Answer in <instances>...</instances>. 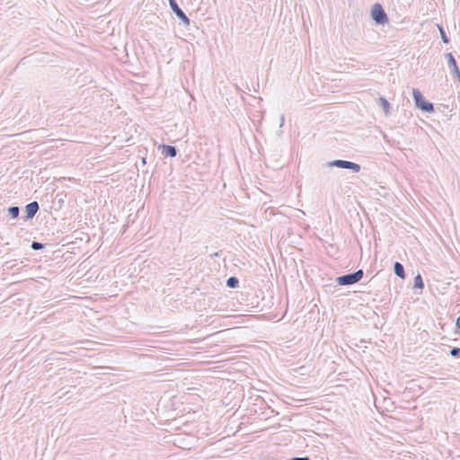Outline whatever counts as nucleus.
<instances>
[{
  "instance_id": "nucleus-9",
  "label": "nucleus",
  "mask_w": 460,
  "mask_h": 460,
  "mask_svg": "<svg viewBox=\"0 0 460 460\" xmlns=\"http://www.w3.org/2000/svg\"><path fill=\"white\" fill-rule=\"evenodd\" d=\"M394 271L397 277L402 279L405 278L404 268L402 263L396 261L394 265Z\"/></svg>"
},
{
  "instance_id": "nucleus-8",
  "label": "nucleus",
  "mask_w": 460,
  "mask_h": 460,
  "mask_svg": "<svg viewBox=\"0 0 460 460\" xmlns=\"http://www.w3.org/2000/svg\"><path fill=\"white\" fill-rule=\"evenodd\" d=\"M162 154L164 156L175 157L177 155V149L173 146L163 145L162 146Z\"/></svg>"
},
{
  "instance_id": "nucleus-11",
  "label": "nucleus",
  "mask_w": 460,
  "mask_h": 460,
  "mask_svg": "<svg viewBox=\"0 0 460 460\" xmlns=\"http://www.w3.org/2000/svg\"><path fill=\"white\" fill-rule=\"evenodd\" d=\"M19 213H20V208L18 207H16V206L10 207L9 209H8V215L12 218L18 217Z\"/></svg>"
},
{
  "instance_id": "nucleus-18",
  "label": "nucleus",
  "mask_w": 460,
  "mask_h": 460,
  "mask_svg": "<svg viewBox=\"0 0 460 460\" xmlns=\"http://www.w3.org/2000/svg\"><path fill=\"white\" fill-rule=\"evenodd\" d=\"M279 122H280V125H279V126H280V127H282V126L284 125V122H285V117H284V115H281L280 119H279Z\"/></svg>"
},
{
  "instance_id": "nucleus-6",
  "label": "nucleus",
  "mask_w": 460,
  "mask_h": 460,
  "mask_svg": "<svg viewBox=\"0 0 460 460\" xmlns=\"http://www.w3.org/2000/svg\"><path fill=\"white\" fill-rule=\"evenodd\" d=\"M446 58H447L448 67L450 68L452 75H454L455 78L457 79V81H460V71H459L456 61L454 56L452 55V53H450V52L447 53Z\"/></svg>"
},
{
  "instance_id": "nucleus-16",
  "label": "nucleus",
  "mask_w": 460,
  "mask_h": 460,
  "mask_svg": "<svg viewBox=\"0 0 460 460\" xmlns=\"http://www.w3.org/2000/svg\"><path fill=\"white\" fill-rule=\"evenodd\" d=\"M31 247L33 250L38 251V250H41V249H43L44 245H43V243H39V242H35V241H34V242H32V243H31Z\"/></svg>"
},
{
  "instance_id": "nucleus-4",
  "label": "nucleus",
  "mask_w": 460,
  "mask_h": 460,
  "mask_svg": "<svg viewBox=\"0 0 460 460\" xmlns=\"http://www.w3.org/2000/svg\"><path fill=\"white\" fill-rule=\"evenodd\" d=\"M371 16L377 24H385L388 21L387 15L380 4L373 5Z\"/></svg>"
},
{
  "instance_id": "nucleus-19",
  "label": "nucleus",
  "mask_w": 460,
  "mask_h": 460,
  "mask_svg": "<svg viewBox=\"0 0 460 460\" xmlns=\"http://www.w3.org/2000/svg\"><path fill=\"white\" fill-rule=\"evenodd\" d=\"M456 326L460 329V315L456 319Z\"/></svg>"
},
{
  "instance_id": "nucleus-7",
  "label": "nucleus",
  "mask_w": 460,
  "mask_h": 460,
  "mask_svg": "<svg viewBox=\"0 0 460 460\" xmlns=\"http://www.w3.org/2000/svg\"><path fill=\"white\" fill-rule=\"evenodd\" d=\"M40 207L37 201H32L26 205L25 207V212H26V218L31 219L32 218L36 213L38 212Z\"/></svg>"
},
{
  "instance_id": "nucleus-1",
  "label": "nucleus",
  "mask_w": 460,
  "mask_h": 460,
  "mask_svg": "<svg viewBox=\"0 0 460 460\" xmlns=\"http://www.w3.org/2000/svg\"><path fill=\"white\" fill-rule=\"evenodd\" d=\"M363 270H358L355 272L338 277L336 282L341 286H349L358 282L363 278Z\"/></svg>"
},
{
  "instance_id": "nucleus-12",
  "label": "nucleus",
  "mask_w": 460,
  "mask_h": 460,
  "mask_svg": "<svg viewBox=\"0 0 460 460\" xmlns=\"http://www.w3.org/2000/svg\"><path fill=\"white\" fill-rule=\"evenodd\" d=\"M239 280L235 277H230L226 280V286L234 288L238 286Z\"/></svg>"
},
{
  "instance_id": "nucleus-17",
  "label": "nucleus",
  "mask_w": 460,
  "mask_h": 460,
  "mask_svg": "<svg viewBox=\"0 0 460 460\" xmlns=\"http://www.w3.org/2000/svg\"><path fill=\"white\" fill-rule=\"evenodd\" d=\"M291 460H311L308 456L305 457H293Z\"/></svg>"
},
{
  "instance_id": "nucleus-14",
  "label": "nucleus",
  "mask_w": 460,
  "mask_h": 460,
  "mask_svg": "<svg viewBox=\"0 0 460 460\" xmlns=\"http://www.w3.org/2000/svg\"><path fill=\"white\" fill-rule=\"evenodd\" d=\"M438 30H439V32H440V36H441V40H442V41H443L444 43H448V42H449V40H448V38H447V34H446V32H445V31H444L443 27H442V26H440V25H438Z\"/></svg>"
},
{
  "instance_id": "nucleus-10",
  "label": "nucleus",
  "mask_w": 460,
  "mask_h": 460,
  "mask_svg": "<svg viewBox=\"0 0 460 460\" xmlns=\"http://www.w3.org/2000/svg\"><path fill=\"white\" fill-rule=\"evenodd\" d=\"M378 102L382 106L385 115H387L389 113V109H390V103L388 102V101L384 97H380L378 99Z\"/></svg>"
},
{
  "instance_id": "nucleus-15",
  "label": "nucleus",
  "mask_w": 460,
  "mask_h": 460,
  "mask_svg": "<svg viewBox=\"0 0 460 460\" xmlns=\"http://www.w3.org/2000/svg\"><path fill=\"white\" fill-rule=\"evenodd\" d=\"M449 354L452 357L457 358L460 356V347H453L450 350Z\"/></svg>"
},
{
  "instance_id": "nucleus-13",
  "label": "nucleus",
  "mask_w": 460,
  "mask_h": 460,
  "mask_svg": "<svg viewBox=\"0 0 460 460\" xmlns=\"http://www.w3.org/2000/svg\"><path fill=\"white\" fill-rule=\"evenodd\" d=\"M414 288H420V289H422L424 288V283H423L422 278L420 274H418L414 278Z\"/></svg>"
},
{
  "instance_id": "nucleus-3",
  "label": "nucleus",
  "mask_w": 460,
  "mask_h": 460,
  "mask_svg": "<svg viewBox=\"0 0 460 460\" xmlns=\"http://www.w3.org/2000/svg\"><path fill=\"white\" fill-rule=\"evenodd\" d=\"M328 167H338L342 169L351 170L353 172H358L360 171V165L358 164L345 161V160H333L326 164Z\"/></svg>"
},
{
  "instance_id": "nucleus-2",
  "label": "nucleus",
  "mask_w": 460,
  "mask_h": 460,
  "mask_svg": "<svg viewBox=\"0 0 460 460\" xmlns=\"http://www.w3.org/2000/svg\"><path fill=\"white\" fill-rule=\"evenodd\" d=\"M412 97L415 102V105L423 111L426 112H433L434 106L431 102H426L423 98L422 93L420 90L413 88L412 89Z\"/></svg>"
},
{
  "instance_id": "nucleus-5",
  "label": "nucleus",
  "mask_w": 460,
  "mask_h": 460,
  "mask_svg": "<svg viewBox=\"0 0 460 460\" xmlns=\"http://www.w3.org/2000/svg\"><path fill=\"white\" fill-rule=\"evenodd\" d=\"M170 6L173 13L176 14V16L186 25L188 26L190 24V19L187 17V15L184 13V12L179 7L176 0H168Z\"/></svg>"
}]
</instances>
